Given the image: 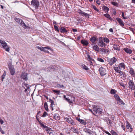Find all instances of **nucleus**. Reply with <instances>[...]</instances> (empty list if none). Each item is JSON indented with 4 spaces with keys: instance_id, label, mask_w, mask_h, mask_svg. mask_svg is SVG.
<instances>
[{
    "instance_id": "de8ad7c7",
    "label": "nucleus",
    "mask_w": 135,
    "mask_h": 135,
    "mask_svg": "<svg viewBox=\"0 0 135 135\" xmlns=\"http://www.w3.org/2000/svg\"><path fill=\"white\" fill-rule=\"evenodd\" d=\"M104 16L108 18H109L110 17V15L108 14H104Z\"/></svg>"
},
{
    "instance_id": "9b49d317",
    "label": "nucleus",
    "mask_w": 135,
    "mask_h": 135,
    "mask_svg": "<svg viewBox=\"0 0 135 135\" xmlns=\"http://www.w3.org/2000/svg\"><path fill=\"white\" fill-rule=\"evenodd\" d=\"M83 131L89 135H91L93 133V132L87 128H84Z\"/></svg>"
},
{
    "instance_id": "a18cd8bd",
    "label": "nucleus",
    "mask_w": 135,
    "mask_h": 135,
    "mask_svg": "<svg viewBox=\"0 0 135 135\" xmlns=\"http://www.w3.org/2000/svg\"><path fill=\"white\" fill-rule=\"evenodd\" d=\"M47 115V113L46 112H44V113L42 116V117H45Z\"/></svg>"
},
{
    "instance_id": "49530a36",
    "label": "nucleus",
    "mask_w": 135,
    "mask_h": 135,
    "mask_svg": "<svg viewBox=\"0 0 135 135\" xmlns=\"http://www.w3.org/2000/svg\"><path fill=\"white\" fill-rule=\"evenodd\" d=\"M103 8L104 10L105 11H108L109 10V8L107 6H104Z\"/></svg>"
},
{
    "instance_id": "39448f33",
    "label": "nucleus",
    "mask_w": 135,
    "mask_h": 135,
    "mask_svg": "<svg viewBox=\"0 0 135 135\" xmlns=\"http://www.w3.org/2000/svg\"><path fill=\"white\" fill-rule=\"evenodd\" d=\"M32 6L35 7L36 9H37L39 5V2L38 0H32L31 1Z\"/></svg>"
},
{
    "instance_id": "6e6552de",
    "label": "nucleus",
    "mask_w": 135,
    "mask_h": 135,
    "mask_svg": "<svg viewBox=\"0 0 135 135\" xmlns=\"http://www.w3.org/2000/svg\"><path fill=\"white\" fill-rule=\"evenodd\" d=\"M108 62H109L110 65H112L115 63L117 61V59L115 57H113L111 59H108Z\"/></svg>"
},
{
    "instance_id": "0eeeda50",
    "label": "nucleus",
    "mask_w": 135,
    "mask_h": 135,
    "mask_svg": "<svg viewBox=\"0 0 135 135\" xmlns=\"http://www.w3.org/2000/svg\"><path fill=\"white\" fill-rule=\"evenodd\" d=\"M129 88L131 90L135 89V86L133 80H130L128 83Z\"/></svg>"
},
{
    "instance_id": "393cba45",
    "label": "nucleus",
    "mask_w": 135,
    "mask_h": 135,
    "mask_svg": "<svg viewBox=\"0 0 135 135\" xmlns=\"http://www.w3.org/2000/svg\"><path fill=\"white\" fill-rule=\"evenodd\" d=\"M93 49L95 51H98L99 50V48L98 46L97 45H95L93 46Z\"/></svg>"
},
{
    "instance_id": "58836bf2",
    "label": "nucleus",
    "mask_w": 135,
    "mask_h": 135,
    "mask_svg": "<svg viewBox=\"0 0 135 135\" xmlns=\"http://www.w3.org/2000/svg\"><path fill=\"white\" fill-rule=\"evenodd\" d=\"M54 117L55 119L57 120H58L60 119V117L59 116H57L56 115L54 116Z\"/></svg>"
},
{
    "instance_id": "4be33fe9",
    "label": "nucleus",
    "mask_w": 135,
    "mask_h": 135,
    "mask_svg": "<svg viewBox=\"0 0 135 135\" xmlns=\"http://www.w3.org/2000/svg\"><path fill=\"white\" fill-rule=\"evenodd\" d=\"M123 50L129 54H131L132 52V51L128 48H124Z\"/></svg>"
},
{
    "instance_id": "ddd939ff",
    "label": "nucleus",
    "mask_w": 135,
    "mask_h": 135,
    "mask_svg": "<svg viewBox=\"0 0 135 135\" xmlns=\"http://www.w3.org/2000/svg\"><path fill=\"white\" fill-rule=\"evenodd\" d=\"M28 74L25 73H22L21 75V77L22 79L26 81L28 79Z\"/></svg>"
},
{
    "instance_id": "603ef678",
    "label": "nucleus",
    "mask_w": 135,
    "mask_h": 135,
    "mask_svg": "<svg viewBox=\"0 0 135 135\" xmlns=\"http://www.w3.org/2000/svg\"><path fill=\"white\" fill-rule=\"evenodd\" d=\"M118 73H119L120 74V75L122 76V75L123 76V71H120V70L119 72H118Z\"/></svg>"
},
{
    "instance_id": "423d86ee",
    "label": "nucleus",
    "mask_w": 135,
    "mask_h": 135,
    "mask_svg": "<svg viewBox=\"0 0 135 135\" xmlns=\"http://www.w3.org/2000/svg\"><path fill=\"white\" fill-rule=\"evenodd\" d=\"M64 120L66 122H68L69 123H70L72 125H75V122H74L73 119L70 117L64 118Z\"/></svg>"
},
{
    "instance_id": "9d476101",
    "label": "nucleus",
    "mask_w": 135,
    "mask_h": 135,
    "mask_svg": "<svg viewBox=\"0 0 135 135\" xmlns=\"http://www.w3.org/2000/svg\"><path fill=\"white\" fill-rule=\"evenodd\" d=\"M100 74L102 76H103L106 74L105 69L102 67L100 68L99 69Z\"/></svg>"
},
{
    "instance_id": "6e6d98bb",
    "label": "nucleus",
    "mask_w": 135,
    "mask_h": 135,
    "mask_svg": "<svg viewBox=\"0 0 135 135\" xmlns=\"http://www.w3.org/2000/svg\"><path fill=\"white\" fill-rule=\"evenodd\" d=\"M91 60H88V61H89V64L90 65H93V63L91 61Z\"/></svg>"
},
{
    "instance_id": "c03bdc74",
    "label": "nucleus",
    "mask_w": 135,
    "mask_h": 135,
    "mask_svg": "<svg viewBox=\"0 0 135 135\" xmlns=\"http://www.w3.org/2000/svg\"><path fill=\"white\" fill-rule=\"evenodd\" d=\"M97 60L98 61L100 62H104V60L102 59L101 58H98Z\"/></svg>"
},
{
    "instance_id": "338daca9",
    "label": "nucleus",
    "mask_w": 135,
    "mask_h": 135,
    "mask_svg": "<svg viewBox=\"0 0 135 135\" xmlns=\"http://www.w3.org/2000/svg\"><path fill=\"white\" fill-rule=\"evenodd\" d=\"M109 31L111 32H113V30L112 28H110L109 30Z\"/></svg>"
},
{
    "instance_id": "a211bd4d",
    "label": "nucleus",
    "mask_w": 135,
    "mask_h": 135,
    "mask_svg": "<svg viewBox=\"0 0 135 135\" xmlns=\"http://www.w3.org/2000/svg\"><path fill=\"white\" fill-rule=\"evenodd\" d=\"M116 20L121 26L123 27L124 26V25L123 23V22L122 21L121 19L118 18H116Z\"/></svg>"
},
{
    "instance_id": "20e7f679",
    "label": "nucleus",
    "mask_w": 135,
    "mask_h": 135,
    "mask_svg": "<svg viewBox=\"0 0 135 135\" xmlns=\"http://www.w3.org/2000/svg\"><path fill=\"white\" fill-rule=\"evenodd\" d=\"M39 123L41 126L42 128H45V129L47 131V133H49L51 131V129L50 128L48 127L47 126H45L42 123L41 120H38Z\"/></svg>"
},
{
    "instance_id": "7ed1b4c3",
    "label": "nucleus",
    "mask_w": 135,
    "mask_h": 135,
    "mask_svg": "<svg viewBox=\"0 0 135 135\" xmlns=\"http://www.w3.org/2000/svg\"><path fill=\"white\" fill-rule=\"evenodd\" d=\"M93 110L94 113L98 114H100L102 113V112L98 106L94 105L93 106Z\"/></svg>"
},
{
    "instance_id": "473e14b6",
    "label": "nucleus",
    "mask_w": 135,
    "mask_h": 135,
    "mask_svg": "<svg viewBox=\"0 0 135 135\" xmlns=\"http://www.w3.org/2000/svg\"><path fill=\"white\" fill-rule=\"evenodd\" d=\"M129 73L131 74V75H133L134 74V71L133 69L132 68H130V70L129 71Z\"/></svg>"
},
{
    "instance_id": "c756f323",
    "label": "nucleus",
    "mask_w": 135,
    "mask_h": 135,
    "mask_svg": "<svg viewBox=\"0 0 135 135\" xmlns=\"http://www.w3.org/2000/svg\"><path fill=\"white\" fill-rule=\"evenodd\" d=\"M117 92V91L115 89H112L110 91V93L112 94H114Z\"/></svg>"
},
{
    "instance_id": "e433bc0d",
    "label": "nucleus",
    "mask_w": 135,
    "mask_h": 135,
    "mask_svg": "<svg viewBox=\"0 0 135 135\" xmlns=\"http://www.w3.org/2000/svg\"><path fill=\"white\" fill-rule=\"evenodd\" d=\"M114 97H115V99L118 101L119 99H120L119 96L117 94H115L114 95Z\"/></svg>"
},
{
    "instance_id": "f3484780",
    "label": "nucleus",
    "mask_w": 135,
    "mask_h": 135,
    "mask_svg": "<svg viewBox=\"0 0 135 135\" xmlns=\"http://www.w3.org/2000/svg\"><path fill=\"white\" fill-rule=\"evenodd\" d=\"M76 119L81 124H82L84 125H85L86 124V122L84 120L81 119H80L79 118H76Z\"/></svg>"
},
{
    "instance_id": "a878e982",
    "label": "nucleus",
    "mask_w": 135,
    "mask_h": 135,
    "mask_svg": "<svg viewBox=\"0 0 135 135\" xmlns=\"http://www.w3.org/2000/svg\"><path fill=\"white\" fill-rule=\"evenodd\" d=\"M113 48L115 50H120L118 46L117 45L114 44L113 46Z\"/></svg>"
},
{
    "instance_id": "c85d7f7f",
    "label": "nucleus",
    "mask_w": 135,
    "mask_h": 135,
    "mask_svg": "<svg viewBox=\"0 0 135 135\" xmlns=\"http://www.w3.org/2000/svg\"><path fill=\"white\" fill-rule=\"evenodd\" d=\"M127 124L126 126L127 128L128 129L130 128L131 129V131H132V129L131 127V124L128 122H127Z\"/></svg>"
},
{
    "instance_id": "72a5a7b5",
    "label": "nucleus",
    "mask_w": 135,
    "mask_h": 135,
    "mask_svg": "<svg viewBox=\"0 0 135 135\" xmlns=\"http://www.w3.org/2000/svg\"><path fill=\"white\" fill-rule=\"evenodd\" d=\"M120 66V68L121 67V68L124 69L125 68V66L124 65V64L123 63H122L119 64V66Z\"/></svg>"
},
{
    "instance_id": "8fccbe9b",
    "label": "nucleus",
    "mask_w": 135,
    "mask_h": 135,
    "mask_svg": "<svg viewBox=\"0 0 135 135\" xmlns=\"http://www.w3.org/2000/svg\"><path fill=\"white\" fill-rule=\"evenodd\" d=\"M93 8L96 11L98 12L99 11L98 9L96 7V6H93Z\"/></svg>"
},
{
    "instance_id": "0e129e2a",
    "label": "nucleus",
    "mask_w": 135,
    "mask_h": 135,
    "mask_svg": "<svg viewBox=\"0 0 135 135\" xmlns=\"http://www.w3.org/2000/svg\"><path fill=\"white\" fill-rule=\"evenodd\" d=\"M49 102L51 103H53L54 102L51 99H49Z\"/></svg>"
},
{
    "instance_id": "412c9836",
    "label": "nucleus",
    "mask_w": 135,
    "mask_h": 135,
    "mask_svg": "<svg viewBox=\"0 0 135 135\" xmlns=\"http://www.w3.org/2000/svg\"><path fill=\"white\" fill-rule=\"evenodd\" d=\"M81 42L82 44L85 46L87 45L88 44V41L84 40H81Z\"/></svg>"
},
{
    "instance_id": "2f4dec72",
    "label": "nucleus",
    "mask_w": 135,
    "mask_h": 135,
    "mask_svg": "<svg viewBox=\"0 0 135 135\" xmlns=\"http://www.w3.org/2000/svg\"><path fill=\"white\" fill-rule=\"evenodd\" d=\"M118 102V103L120 105H124L125 103L123 102V101L120 98L117 101Z\"/></svg>"
},
{
    "instance_id": "bb28decb",
    "label": "nucleus",
    "mask_w": 135,
    "mask_h": 135,
    "mask_svg": "<svg viewBox=\"0 0 135 135\" xmlns=\"http://www.w3.org/2000/svg\"><path fill=\"white\" fill-rule=\"evenodd\" d=\"M64 98L69 103H72V101L70 100V99L68 98H66V96L65 95H64Z\"/></svg>"
},
{
    "instance_id": "c9c22d12",
    "label": "nucleus",
    "mask_w": 135,
    "mask_h": 135,
    "mask_svg": "<svg viewBox=\"0 0 135 135\" xmlns=\"http://www.w3.org/2000/svg\"><path fill=\"white\" fill-rule=\"evenodd\" d=\"M104 42L108 43H109L110 41L108 38L105 37L104 38Z\"/></svg>"
},
{
    "instance_id": "774afa93",
    "label": "nucleus",
    "mask_w": 135,
    "mask_h": 135,
    "mask_svg": "<svg viewBox=\"0 0 135 135\" xmlns=\"http://www.w3.org/2000/svg\"><path fill=\"white\" fill-rule=\"evenodd\" d=\"M105 133L106 134L108 135H111V134L108 132L106 131L105 132Z\"/></svg>"
},
{
    "instance_id": "a19ab883",
    "label": "nucleus",
    "mask_w": 135,
    "mask_h": 135,
    "mask_svg": "<svg viewBox=\"0 0 135 135\" xmlns=\"http://www.w3.org/2000/svg\"><path fill=\"white\" fill-rule=\"evenodd\" d=\"M111 3L113 5L115 6H118V3L114 2H111Z\"/></svg>"
},
{
    "instance_id": "680f3d73",
    "label": "nucleus",
    "mask_w": 135,
    "mask_h": 135,
    "mask_svg": "<svg viewBox=\"0 0 135 135\" xmlns=\"http://www.w3.org/2000/svg\"><path fill=\"white\" fill-rule=\"evenodd\" d=\"M87 56L88 57V60H93L92 59L91 57H90V56L89 55H88Z\"/></svg>"
},
{
    "instance_id": "052dcab7",
    "label": "nucleus",
    "mask_w": 135,
    "mask_h": 135,
    "mask_svg": "<svg viewBox=\"0 0 135 135\" xmlns=\"http://www.w3.org/2000/svg\"><path fill=\"white\" fill-rule=\"evenodd\" d=\"M4 122L3 121V120L1 119V118H0V123L2 124Z\"/></svg>"
},
{
    "instance_id": "dca6fc26",
    "label": "nucleus",
    "mask_w": 135,
    "mask_h": 135,
    "mask_svg": "<svg viewBox=\"0 0 135 135\" xmlns=\"http://www.w3.org/2000/svg\"><path fill=\"white\" fill-rule=\"evenodd\" d=\"M39 49L41 51L48 53H49V52L47 50L50 49V48L48 46L45 47H40Z\"/></svg>"
},
{
    "instance_id": "79ce46f5",
    "label": "nucleus",
    "mask_w": 135,
    "mask_h": 135,
    "mask_svg": "<svg viewBox=\"0 0 135 135\" xmlns=\"http://www.w3.org/2000/svg\"><path fill=\"white\" fill-rule=\"evenodd\" d=\"M53 91L54 92L56 93V94H59L60 92L59 90H53Z\"/></svg>"
},
{
    "instance_id": "bf43d9fd",
    "label": "nucleus",
    "mask_w": 135,
    "mask_h": 135,
    "mask_svg": "<svg viewBox=\"0 0 135 135\" xmlns=\"http://www.w3.org/2000/svg\"><path fill=\"white\" fill-rule=\"evenodd\" d=\"M122 125L121 126V127L122 128L123 130L125 131V127L123 125V124H122Z\"/></svg>"
},
{
    "instance_id": "69168bd1",
    "label": "nucleus",
    "mask_w": 135,
    "mask_h": 135,
    "mask_svg": "<svg viewBox=\"0 0 135 135\" xmlns=\"http://www.w3.org/2000/svg\"><path fill=\"white\" fill-rule=\"evenodd\" d=\"M89 111L91 112L94 115H95V114H94L93 112L92 111L91 109H89Z\"/></svg>"
},
{
    "instance_id": "4c0bfd02",
    "label": "nucleus",
    "mask_w": 135,
    "mask_h": 135,
    "mask_svg": "<svg viewBox=\"0 0 135 135\" xmlns=\"http://www.w3.org/2000/svg\"><path fill=\"white\" fill-rule=\"evenodd\" d=\"M49 133V135H54L55 133L54 132V131L52 129L51 130V131Z\"/></svg>"
},
{
    "instance_id": "3c124183",
    "label": "nucleus",
    "mask_w": 135,
    "mask_h": 135,
    "mask_svg": "<svg viewBox=\"0 0 135 135\" xmlns=\"http://www.w3.org/2000/svg\"><path fill=\"white\" fill-rule=\"evenodd\" d=\"M120 85L122 86H123V88L124 89H125L126 87L124 86V84L123 83H119Z\"/></svg>"
},
{
    "instance_id": "1a4fd4ad",
    "label": "nucleus",
    "mask_w": 135,
    "mask_h": 135,
    "mask_svg": "<svg viewBox=\"0 0 135 135\" xmlns=\"http://www.w3.org/2000/svg\"><path fill=\"white\" fill-rule=\"evenodd\" d=\"M8 68L11 74L12 75H13L15 72V69L13 66L12 65H8Z\"/></svg>"
},
{
    "instance_id": "f704fd0d",
    "label": "nucleus",
    "mask_w": 135,
    "mask_h": 135,
    "mask_svg": "<svg viewBox=\"0 0 135 135\" xmlns=\"http://www.w3.org/2000/svg\"><path fill=\"white\" fill-rule=\"evenodd\" d=\"M6 75V73L5 71L1 77L2 81H3V79L5 78Z\"/></svg>"
},
{
    "instance_id": "b1692460",
    "label": "nucleus",
    "mask_w": 135,
    "mask_h": 135,
    "mask_svg": "<svg viewBox=\"0 0 135 135\" xmlns=\"http://www.w3.org/2000/svg\"><path fill=\"white\" fill-rule=\"evenodd\" d=\"M71 129L72 130V131L75 133H78V129L77 128H75L74 127H71Z\"/></svg>"
},
{
    "instance_id": "f257e3e1",
    "label": "nucleus",
    "mask_w": 135,
    "mask_h": 135,
    "mask_svg": "<svg viewBox=\"0 0 135 135\" xmlns=\"http://www.w3.org/2000/svg\"><path fill=\"white\" fill-rule=\"evenodd\" d=\"M14 20L19 24L21 25L23 28H26L28 27L22 19L16 17L14 18Z\"/></svg>"
},
{
    "instance_id": "6ab92c4d",
    "label": "nucleus",
    "mask_w": 135,
    "mask_h": 135,
    "mask_svg": "<svg viewBox=\"0 0 135 135\" xmlns=\"http://www.w3.org/2000/svg\"><path fill=\"white\" fill-rule=\"evenodd\" d=\"M60 31L61 33H66L68 32L65 28L62 27H60Z\"/></svg>"
},
{
    "instance_id": "ea45409f",
    "label": "nucleus",
    "mask_w": 135,
    "mask_h": 135,
    "mask_svg": "<svg viewBox=\"0 0 135 135\" xmlns=\"http://www.w3.org/2000/svg\"><path fill=\"white\" fill-rule=\"evenodd\" d=\"M82 66H83V68L85 70H88V68L85 65H83Z\"/></svg>"
},
{
    "instance_id": "f03ea898",
    "label": "nucleus",
    "mask_w": 135,
    "mask_h": 135,
    "mask_svg": "<svg viewBox=\"0 0 135 135\" xmlns=\"http://www.w3.org/2000/svg\"><path fill=\"white\" fill-rule=\"evenodd\" d=\"M0 44L1 45L3 48L5 49L7 51H9V46L7 45V43L4 41L0 40Z\"/></svg>"
},
{
    "instance_id": "864d4df0",
    "label": "nucleus",
    "mask_w": 135,
    "mask_h": 135,
    "mask_svg": "<svg viewBox=\"0 0 135 135\" xmlns=\"http://www.w3.org/2000/svg\"><path fill=\"white\" fill-rule=\"evenodd\" d=\"M57 86L58 87H59V88H62V87H64V86L63 85H60V84H57Z\"/></svg>"
},
{
    "instance_id": "cd10ccee",
    "label": "nucleus",
    "mask_w": 135,
    "mask_h": 135,
    "mask_svg": "<svg viewBox=\"0 0 135 135\" xmlns=\"http://www.w3.org/2000/svg\"><path fill=\"white\" fill-rule=\"evenodd\" d=\"M114 69L116 72L117 73L119 72L120 70L121 69L120 66H118L117 67H114Z\"/></svg>"
},
{
    "instance_id": "5701e85b",
    "label": "nucleus",
    "mask_w": 135,
    "mask_h": 135,
    "mask_svg": "<svg viewBox=\"0 0 135 135\" xmlns=\"http://www.w3.org/2000/svg\"><path fill=\"white\" fill-rule=\"evenodd\" d=\"M100 51L105 53H107L109 51V50H108L107 49H106L103 48H100Z\"/></svg>"
},
{
    "instance_id": "e2e57ef3",
    "label": "nucleus",
    "mask_w": 135,
    "mask_h": 135,
    "mask_svg": "<svg viewBox=\"0 0 135 135\" xmlns=\"http://www.w3.org/2000/svg\"><path fill=\"white\" fill-rule=\"evenodd\" d=\"M96 3L99 5L100 4V1L99 0H97L96 1Z\"/></svg>"
},
{
    "instance_id": "37998d69",
    "label": "nucleus",
    "mask_w": 135,
    "mask_h": 135,
    "mask_svg": "<svg viewBox=\"0 0 135 135\" xmlns=\"http://www.w3.org/2000/svg\"><path fill=\"white\" fill-rule=\"evenodd\" d=\"M54 27L56 31L57 32H59V28L57 26L54 25Z\"/></svg>"
},
{
    "instance_id": "13d9d810",
    "label": "nucleus",
    "mask_w": 135,
    "mask_h": 135,
    "mask_svg": "<svg viewBox=\"0 0 135 135\" xmlns=\"http://www.w3.org/2000/svg\"><path fill=\"white\" fill-rule=\"evenodd\" d=\"M54 105V102H53V103H51V105H50L51 107L52 108V110H53V108H52V106L53 105Z\"/></svg>"
},
{
    "instance_id": "7c9ffc66",
    "label": "nucleus",
    "mask_w": 135,
    "mask_h": 135,
    "mask_svg": "<svg viewBox=\"0 0 135 135\" xmlns=\"http://www.w3.org/2000/svg\"><path fill=\"white\" fill-rule=\"evenodd\" d=\"M44 106L47 112L49 110L48 108V106L47 103L46 102L45 103Z\"/></svg>"
},
{
    "instance_id": "5fc2aeb1",
    "label": "nucleus",
    "mask_w": 135,
    "mask_h": 135,
    "mask_svg": "<svg viewBox=\"0 0 135 135\" xmlns=\"http://www.w3.org/2000/svg\"><path fill=\"white\" fill-rule=\"evenodd\" d=\"M47 68L48 69H54V67L53 66L51 65L50 66H49L48 67H47Z\"/></svg>"
},
{
    "instance_id": "09e8293b",
    "label": "nucleus",
    "mask_w": 135,
    "mask_h": 135,
    "mask_svg": "<svg viewBox=\"0 0 135 135\" xmlns=\"http://www.w3.org/2000/svg\"><path fill=\"white\" fill-rule=\"evenodd\" d=\"M122 16L123 18L124 19H127V17H126L124 16V13L123 12H122Z\"/></svg>"
},
{
    "instance_id": "4468645a",
    "label": "nucleus",
    "mask_w": 135,
    "mask_h": 135,
    "mask_svg": "<svg viewBox=\"0 0 135 135\" xmlns=\"http://www.w3.org/2000/svg\"><path fill=\"white\" fill-rule=\"evenodd\" d=\"M99 41L98 43V45H100L101 47H103L105 46V44L104 43L103 41L102 38V37H100L99 38Z\"/></svg>"
},
{
    "instance_id": "4d7b16f0",
    "label": "nucleus",
    "mask_w": 135,
    "mask_h": 135,
    "mask_svg": "<svg viewBox=\"0 0 135 135\" xmlns=\"http://www.w3.org/2000/svg\"><path fill=\"white\" fill-rule=\"evenodd\" d=\"M0 131L2 134H4L5 133L4 131L1 128H0Z\"/></svg>"
},
{
    "instance_id": "2eb2a0df",
    "label": "nucleus",
    "mask_w": 135,
    "mask_h": 135,
    "mask_svg": "<svg viewBox=\"0 0 135 135\" xmlns=\"http://www.w3.org/2000/svg\"><path fill=\"white\" fill-rule=\"evenodd\" d=\"M90 40L91 42V44L92 45H94L96 44L97 38L96 37L93 36L90 38Z\"/></svg>"
},
{
    "instance_id": "f8f14e48",
    "label": "nucleus",
    "mask_w": 135,
    "mask_h": 135,
    "mask_svg": "<svg viewBox=\"0 0 135 135\" xmlns=\"http://www.w3.org/2000/svg\"><path fill=\"white\" fill-rule=\"evenodd\" d=\"M79 13H80L81 15L82 16H84L85 17L87 18H89V16H90V15L84 12L83 11L81 10H79Z\"/></svg>"
},
{
    "instance_id": "aec40b11",
    "label": "nucleus",
    "mask_w": 135,
    "mask_h": 135,
    "mask_svg": "<svg viewBox=\"0 0 135 135\" xmlns=\"http://www.w3.org/2000/svg\"><path fill=\"white\" fill-rule=\"evenodd\" d=\"M107 122V124L110 126L112 127V122H111V120L109 118L106 119Z\"/></svg>"
}]
</instances>
